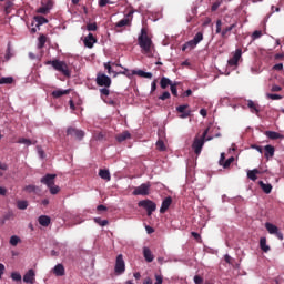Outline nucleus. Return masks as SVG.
I'll return each mask as SVG.
<instances>
[{
	"label": "nucleus",
	"mask_w": 284,
	"mask_h": 284,
	"mask_svg": "<svg viewBox=\"0 0 284 284\" xmlns=\"http://www.w3.org/2000/svg\"><path fill=\"white\" fill-rule=\"evenodd\" d=\"M95 83L100 88H110V85H112V79H110V77L105 75V73H98Z\"/></svg>",
	"instance_id": "obj_7"
},
{
	"label": "nucleus",
	"mask_w": 284,
	"mask_h": 284,
	"mask_svg": "<svg viewBox=\"0 0 284 284\" xmlns=\"http://www.w3.org/2000/svg\"><path fill=\"white\" fill-rule=\"evenodd\" d=\"M70 92H71L70 89H67V90L58 89V90L52 91L51 97H53V99H61V97H65V95L70 94Z\"/></svg>",
	"instance_id": "obj_18"
},
{
	"label": "nucleus",
	"mask_w": 284,
	"mask_h": 284,
	"mask_svg": "<svg viewBox=\"0 0 284 284\" xmlns=\"http://www.w3.org/2000/svg\"><path fill=\"white\" fill-rule=\"evenodd\" d=\"M39 43H38V49L42 50V48L45 47V42L48 41V38L43 34H41L38 39Z\"/></svg>",
	"instance_id": "obj_35"
},
{
	"label": "nucleus",
	"mask_w": 284,
	"mask_h": 284,
	"mask_svg": "<svg viewBox=\"0 0 284 284\" xmlns=\"http://www.w3.org/2000/svg\"><path fill=\"white\" fill-rule=\"evenodd\" d=\"M264 156L265 159H272V156H274V152H275V149L274 146L267 144L264 146Z\"/></svg>",
	"instance_id": "obj_24"
},
{
	"label": "nucleus",
	"mask_w": 284,
	"mask_h": 284,
	"mask_svg": "<svg viewBox=\"0 0 284 284\" xmlns=\"http://www.w3.org/2000/svg\"><path fill=\"white\" fill-rule=\"evenodd\" d=\"M220 7H221V2L213 3L211 7L212 12H216Z\"/></svg>",
	"instance_id": "obj_58"
},
{
	"label": "nucleus",
	"mask_w": 284,
	"mask_h": 284,
	"mask_svg": "<svg viewBox=\"0 0 284 284\" xmlns=\"http://www.w3.org/2000/svg\"><path fill=\"white\" fill-rule=\"evenodd\" d=\"M138 205L146 210L148 216H152V212H156V203L151 200H142Z\"/></svg>",
	"instance_id": "obj_5"
},
{
	"label": "nucleus",
	"mask_w": 284,
	"mask_h": 284,
	"mask_svg": "<svg viewBox=\"0 0 284 284\" xmlns=\"http://www.w3.org/2000/svg\"><path fill=\"white\" fill-rule=\"evenodd\" d=\"M273 92H281V90H283L281 87L278 85H273L271 89Z\"/></svg>",
	"instance_id": "obj_63"
},
{
	"label": "nucleus",
	"mask_w": 284,
	"mask_h": 284,
	"mask_svg": "<svg viewBox=\"0 0 284 284\" xmlns=\"http://www.w3.org/2000/svg\"><path fill=\"white\" fill-rule=\"evenodd\" d=\"M225 162V153H221V158H220V165H223V163Z\"/></svg>",
	"instance_id": "obj_64"
},
{
	"label": "nucleus",
	"mask_w": 284,
	"mask_h": 284,
	"mask_svg": "<svg viewBox=\"0 0 284 284\" xmlns=\"http://www.w3.org/2000/svg\"><path fill=\"white\" fill-rule=\"evenodd\" d=\"M251 148H252V150H256L257 152H260V154H263V146L252 144Z\"/></svg>",
	"instance_id": "obj_56"
},
{
	"label": "nucleus",
	"mask_w": 284,
	"mask_h": 284,
	"mask_svg": "<svg viewBox=\"0 0 284 284\" xmlns=\"http://www.w3.org/2000/svg\"><path fill=\"white\" fill-rule=\"evenodd\" d=\"M133 74H136L138 77H142L143 79H152V73L145 72L143 70L133 71Z\"/></svg>",
	"instance_id": "obj_32"
},
{
	"label": "nucleus",
	"mask_w": 284,
	"mask_h": 284,
	"mask_svg": "<svg viewBox=\"0 0 284 284\" xmlns=\"http://www.w3.org/2000/svg\"><path fill=\"white\" fill-rule=\"evenodd\" d=\"M109 87H104L103 89H100L101 97H110V89Z\"/></svg>",
	"instance_id": "obj_50"
},
{
	"label": "nucleus",
	"mask_w": 284,
	"mask_h": 284,
	"mask_svg": "<svg viewBox=\"0 0 284 284\" xmlns=\"http://www.w3.org/2000/svg\"><path fill=\"white\" fill-rule=\"evenodd\" d=\"M132 134H130V131H123L122 133L118 134L115 136L118 143H123V141H128V139H131Z\"/></svg>",
	"instance_id": "obj_23"
},
{
	"label": "nucleus",
	"mask_w": 284,
	"mask_h": 284,
	"mask_svg": "<svg viewBox=\"0 0 284 284\" xmlns=\"http://www.w3.org/2000/svg\"><path fill=\"white\" fill-rule=\"evenodd\" d=\"M260 247L262 252H268L270 251V245H267V239L266 237H261L260 239Z\"/></svg>",
	"instance_id": "obj_31"
},
{
	"label": "nucleus",
	"mask_w": 284,
	"mask_h": 284,
	"mask_svg": "<svg viewBox=\"0 0 284 284\" xmlns=\"http://www.w3.org/2000/svg\"><path fill=\"white\" fill-rule=\"evenodd\" d=\"M94 222L98 223V225H100L101 227H105V225H108V220H101V217H95Z\"/></svg>",
	"instance_id": "obj_45"
},
{
	"label": "nucleus",
	"mask_w": 284,
	"mask_h": 284,
	"mask_svg": "<svg viewBox=\"0 0 284 284\" xmlns=\"http://www.w3.org/2000/svg\"><path fill=\"white\" fill-rule=\"evenodd\" d=\"M98 28H99V27L97 26V22L88 23V24H87V30H88L89 32H97Z\"/></svg>",
	"instance_id": "obj_44"
},
{
	"label": "nucleus",
	"mask_w": 284,
	"mask_h": 284,
	"mask_svg": "<svg viewBox=\"0 0 284 284\" xmlns=\"http://www.w3.org/2000/svg\"><path fill=\"white\" fill-rule=\"evenodd\" d=\"M39 223L42 225V227H48V225H50V216L48 215H41L39 219H38Z\"/></svg>",
	"instance_id": "obj_30"
},
{
	"label": "nucleus",
	"mask_w": 284,
	"mask_h": 284,
	"mask_svg": "<svg viewBox=\"0 0 284 284\" xmlns=\"http://www.w3.org/2000/svg\"><path fill=\"white\" fill-rule=\"evenodd\" d=\"M23 191L28 192V194H32V192H37V185H32V184L27 185L23 187Z\"/></svg>",
	"instance_id": "obj_41"
},
{
	"label": "nucleus",
	"mask_w": 284,
	"mask_h": 284,
	"mask_svg": "<svg viewBox=\"0 0 284 284\" xmlns=\"http://www.w3.org/2000/svg\"><path fill=\"white\" fill-rule=\"evenodd\" d=\"M47 65H52V68L57 71V72H61V74H63V77H72V71H70V67H68V63H65L64 61L61 60H49L45 63Z\"/></svg>",
	"instance_id": "obj_2"
},
{
	"label": "nucleus",
	"mask_w": 284,
	"mask_h": 284,
	"mask_svg": "<svg viewBox=\"0 0 284 284\" xmlns=\"http://www.w3.org/2000/svg\"><path fill=\"white\" fill-rule=\"evenodd\" d=\"M94 43H97V39L94 37V34L89 33L85 38H84V45L85 48H94Z\"/></svg>",
	"instance_id": "obj_17"
},
{
	"label": "nucleus",
	"mask_w": 284,
	"mask_h": 284,
	"mask_svg": "<svg viewBox=\"0 0 284 284\" xmlns=\"http://www.w3.org/2000/svg\"><path fill=\"white\" fill-rule=\"evenodd\" d=\"M210 132V128H207L201 138H195L192 144V150L195 154H201L203 150V145H205V136H207V133Z\"/></svg>",
	"instance_id": "obj_4"
},
{
	"label": "nucleus",
	"mask_w": 284,
	"mask_h": 284,
	"mask_svg": "<svg viewBox=\"0 0 284 284\" xmlns=\"http://www.w3.org/2000/svg\"><path fill=\"white\" fill-rule=\"evenodd\" d=\"M34 21L37 22V28H39L40 26H43V23H48V18L43 16H36Z\"/></svg>",
	"instance_id": "obj_33"
},
{
	"label": "nucleus",
	"mask_w": 284,
	"mask_h": 284,
	"mask_svg": "<svg viewBox=\"0 0 284 284\" xmlns=\"http://www.w3.org/2000/svg\"><path fill=\"white\" fill-rule=\"evenodd\" d=\"M265 134L267 139H271L272 141H276V139H283V135L276 131H266Z\"/></svg>",
	"instance_id": "obj_27"
},
{
	"label": "nucleus",
	"mask_w": 284,
	"mask_h": 284,
	"mask_svg": "<svg viewBox=\"0 0 284 284\" xmlns=\"http://www.w3.org/2000/svg\"><path fill=\"white\" fill-rule=\"evenodd\" d=\"M9 243L13 247H17V245H19V243H21V239L19 236H17V235H13V236L10 237Z\"/></svg>",
	"instance_id": "obj_37"
},
{
	"label": "nucleus",
	"mask_w": 284,
	"mask_h": 284,
	"mask_svg": "<svg viewBox=\"0 0 284 284\" xmlns=\"http://www.w3.org/2000/svg\"><path fill=\"white\" fill-rule=\"evenodd\" d=\"M196 45H199V44H196L195 41L192 39L183 44L182 51L185 52V50H187V49L194 50V48H196Z\"/></svg>",
	"instance_id": "obj_29"
},
{
	"label": "nucleus",
	"mask_w": 284,
	"mask_h": 284,
	"mask_svg": "<svg viewBox=\"0 0 284 284\" xmlns=\"http://www.w3.org/2000/svg\"><path fill=\"white\" fill-rule=\"evenodd\" d=\"M104 68H105V70H108V74H114V77H116V74H119V73L114 72V70H112V65H110V62L104 63Z\"/></svg>",
	"instance_id": "obj_46"
},
{
	"label": "nucleus",
	"mask_w": 284,
	"mask_h": 284,
	"mask_svg": "<svg viewBox=\"0 0 284 284\" xmlns=\"http://www.w3.org/2000/svg\"><path fill=\"white\" fill-rule=\"evenodd\" d=\"M114 272L115 274H123L125 272V261L123 260V254L116 256Z\"/></svg>",
	"instance_id": "obj_9"
},
{
	"label": "nucleus",
	"mask_w": 284,
	"mask_h": 284,
	"mask_svg": "<svg viewBox=\"0 0 284 284\" xmlns=\"http://www.w3.org/2000/svg\"><path fill=\"white\" fill-rule=\"evenodd\" d=\"M155 283L154 284H163V275L155 274Z\"/></svg>",
	"instance_id": "obj_55"
},
{
	"label": "nucleus",
	"mask_w": 284,
	"mask_h": 284,
	"mask_svg": "<svg viewBox=\"0 0 284 284\" xmlns=\"http://www.w3.org/2000/svg\"><path fill=\"white\" fill-rule=\"evenodd\" d=\"M54 179H57V174H45L43 178H41L40 182L43 185H47V187H52L54 185Z\"/></svg>",
	"instance_id": "obj_13"
},
{
	"label": "nucleus",
	"mask_w": 284,
	"mask_h": 284,
	"mask_svg": "<svg viewBox=\"0 0 284 284\" xmlns=\"http://www.w3.org/2000/svg\"><path fill=\"white\" fill-rule=\"evenodd\" d=\"M49 190H50L51 194H59L61 189L53 184V185L49 186Z\"/></svg>",
	"instance_id": "obj_49"
},
{
	"label": "nucleus",
	"mask_w": 284,
	"mask_h": 284,
	"mask_svg": "<svg viewBox=\"0 0 284 284\" xmlns=\"http://www.w3.org/2000/svg\"><path fill=\"white\" fill-rule=\"evenodd\" d=\"M156 148L158 150H160V152H165V143L163 142V140H159L156 142Z\"/></svg>",
	"instance_id": "obj_47"
},
{
	"label": "nucleus",
	"mask_w": 284,
	"mask_h": 284,
	"mask_svg": "<svg viewBox=\"0 0 284 284\" xmlns=\"http://www.w3.org/2000/svg\"><path fill=\"white\" fill-rule=\"evenodd\" d=\"M232 163H234V156H231L226 161H224L222 166L224 168V170H227V168H230V165H232Z\"/></svg>",
	"instance_id": "obj_43"
},
{
	"label": "nucleus",
	"mask_w": 284,
	"mask_h": 284,
	"mask_svg": "<svg viewBox=\"0 0 284 284\" xmlns=\"http://www.w3.org/2000/svg\"><path fill=\"white\" fill-rule=\"evenodd\" d=\"M150 187H152L150 182L141 184L140 186H138L133 190V196H148V195H150Z\"/></svg>",
	"instance_id": "obj_6"
},
{
	"label": "nucleus",
	"mask_w": 284,
	"mask_h": 284,
	"mask_svg": "<svg viewBox=\"0 0 284 284\" xmlns=\"http://www.w3.org/2000/svg\"><path fill=\"white\" fill-rule=\"evenodd\" d=\"M18 210H28V201L20 200L17 202Z\"/></svg>",
	"instance_id": "obj_38"
},
{
	"label": "nucleus",
	"mask_w": 284,
	"mask_h": 284,
	"mask_svg": "<svg viewBox=\"0 0 284 284\" xmlns=\"http://www.w3.org/2000/svg\"><path fill=\"white\" fill-rule=\"evenodd\" d=\"M193 281L195 284H203V277H201L200 275H195Z\"/></svg>",
	"instance_id": "obj_57"
},
{
	"label": "nucleus",
	"mask_w": 284,
	"mask_h": 284,
	"mask_svg": "<svg viewBox=\"0 0 284 284\" xmlns=\"http://www.w3.org/2000/svg\"><path fill=\"white\" fill-rule=\"evenodd\" d=\"M156 92V80L151 83V93Z\"/></svg>",
	"instance_id": "obj_61"
},
{
	"label": "nucleus",
	"mask_w": 284,
	"mask_h": 284,
	"mask_svg": "<svg viewBox=\"0 0 284 284\" xmlns=\"http://www.w3.org/2000/svg\"><path fill=\"white\" fill-rule=\"evenodd\" d=\"M99 178L103 179L104 181H110L112 176L110 175V171L106 169L99 170Z\"/></svg>",
	"instance_id": "obj_26"
},
{
	"label": "nucleus",
	"mask_w": 284,
	"mask_h": 284,
	"mask_svg": "<svg viewBox=\"0 0 284 284\" xmlns=\"http://www.w3.org/2000/svg\"><path fill=\"white\" fill-rule=\"evenodd\" d=\"M171 94L168 91H164L163 94L159 97L160 101H168L170 99Z\"/></svg>",
	"instance_id": "obj_51"
},
{
	"label": "nucleus",
	"mask_w": 284,
	"mask_h": 284,
	"mask_svg": "<svg viewBox=\"0 0 284 284\" xmlns=\"http://www.w3.org/2000/svg\"><path fill=\"white\" fill-rule=\"evenodd\" d=\"M143 256L146 263H152V261H154V255L152 254V251L148 246L143 247Z\"/></svg>",
	"instance_id": "obj_22"
},
{
	"label": "nucleus",
	"mask_w": 284,
	"mask_h": 284,
	"mask_svg": "<svg viewBox=\"0 0 284 284\" xmlns=\"http://www.w3.org/2000/svg\"><path fill=\"white\" fill-rule=\"evenodd\" d=\"M256 174H261V171H258V169H254L247 172V176L251 181H256V179H258Z\"/></svg>",
	"instance_id": "obj_34"
},
{
	"label": "nucleus",
	"mask_w": 284,
	"mask_h": 284,
	"mask_svg": "<svg viewBox=\"0 0 284 284\" xmlns=\"http://www.w3.org/2000/svg\"><path fill=\"white\" fill-rule=\"evenodd\" d=\"M130 17H132V12H130L126 18H123L122 20L115 23V30L118 32H121L119 28H125V26H130V23H132V19H130Z\"/></svg>",
	"instance_id": "obj_15"
},
{
	"label": "nucleus",
	"mask_w": 284,
	"mask_h": 284,
	"mask_svg": "<svg viewBox=\"0 0 284 284\" xmlns=\"http://www.w3.org/2000/svg\"><path fill=\"white\" fill-rule=\"evenodd\" d=\"M94 139L97 141H103L105 139V133L104 132H99L98 134L94 135Z\"/></svg>",
	"instance_id": "obj_54"
},
{
	"label": "nucleus",
	"mask_w": 284,
	"mask_h": 284,
	"mask_svg": "<svg viewBox=\"0 0 284 284\" xmlns=\"http://www.w3.org/2000/svg\"><path fill=\"white\" fill-rule=\"evenodd\" d=\"M37 273H34V270L30 268L24 275H23V282L29 284L37 283Z\"/></svg>",
	"instance_id": "obj_14"
},
{
	"label": "nucleus",
	"mask_w": 284,
	"mask_h": 284,
	"mask_svg": "<svg viewBox=\"0 0 284 284\" xmlns=\"http://www.w3.org/2000/svg\"><path fill=\"white\" fill-rule=\"evenodd\" d=\"M241 57H243V50L236 49L233 57L227 61L229 65L231 68H237L239 61H241Z\"/></svg>",
	"instance_id": "obj_10"
},
{
	"label": "nucleus",
	"mask_w": 284,
	"mask_h": 284,
	"mask_svg": "<svg viewBox=\"0 0 284 284\" xmlns=\"http://www.w3.org/2000/svg\"><path fill=\"white\" fill-rule=\"evenodd\" d=\"M171 93L173 94V97H179V91L176 89V82L171 84Z\"/></svg>",
	"instance_id": "obj_53"
},
{
	"label": "nucleus",
	"mask_w": 284,
	"mask_h": 284,
	"mask_svg": "<svg viewBox=\"0 0 284 284\" xmlns=\"http://www.w3.org/2000/svg\"><path fill=\"white\" fill-rule=\"evenodd\" d=\"M170 205H172V197L168 196L165 200H163L161 209H160V214H165L168 210H170Z\"/></svg>",
	"instance_id": "obj_16"
},
{
	"label": "nucleus",
	"mask_w": 284,
	"mask_h": 284,
	"mask_svg": "<svg viewBox=\"0 0 284 284\" xmlns=\"http://www.w3.org/2000/svg\"><path fill=\"white\" fill-rule=\"evenodd\" d=\"M18 143H20V144H22V145H28V146H30V145H32V140L26 139V138H20V139L18 140Z\"/></svg>",
	"instance_id": "obj_42"
},
{
	"label": "nucleus",
	"mask_w": 284,
	"mask_h": 284,
	"mask_svg": "<svg viewBox=\"0 0 284 284\" xmlns=\"http://www.w3.org/2000/svg\"><path fill=\"white\" fill-rule=\"evenodd\" d=\"M172 84L173 82L172 80H170V78L162 77L160 80V87L162 88V90H166L169 85L171 88Z\"/></svg>",
	"instance_id": "obj_25"
},
{
	"label": "nucleus",
	"mask_w": 284,
	"mask_h": 284,
	"mask_svg": "<svg viewBox=\"0 0 284 284\" xmlns=\"http://www.w3.org/2000/svg\"><path fill=\"white\" fill-rule=\"evenodd\" d=\"M11 278L17 283L21 282V273H17V272L11 273Z\"/></svg>",
	"instance_id": "obj_48"
},
{
	"label": "nucleus",
	"mask_w": 284,
	"mask_h": 284,
	"mask_svg": "<svg viewBox=\"0 0 284 284\" xmlns=\"http://www.w3.org/2000/svg\"><path fill=\"white\" fill-rule=\"evenodd\" d=\"M67 136H73V139H78V141H81V139L85 136V132H83V130L70 126L67 130Z\"/></svg>",
	"instance_id": "obj_11"
},
{
	"label": "nucleus",
	"mask_w": 284,
	"mask_h": 284,
	"mask_svg": "<svg viewBox=\"0 0 284 284\" xmlns=\"http://www.w3.org/2000/svg\"><path fill=\"white\" fill-rule=\"evenodd\" d=\"M258 185L264 194H272V184H265V182L260 181Z\"/></svg>",
	"instance_id": "obj_28"
},
{
	"label": "nucleus",
	"mask_w": 284,
	"mask_h": 284,
	"mask_svg": "<svg viewBox=\"0 0 284 284\" xmlns=\"http://www.w3.org/2000/svg\"><path fill=\"white\" fill-rule=\"evenodd\" d=\"M265 229L267 230L268 234H274V235H276V239H278V241H283L284 235H283V232H281V230H278V226H276L270 222H266Z\"/></svg>",
	"instance_id": "obj_8"
},
{
	"label": "nucleus",
	"mask_w": 284,
	"mask_h": 284,
	"mask_svg": "<svg viewBox=\"0 0 284 284\" xmlns=\"http://www.w3.org/2000/svg\"><path fill=\"white\" fill-rule=\"evenodd\" d=\"M13 82H14V79L12 77L0 78V85H10Z\"/></svg>",
	"instance_id": "obj_36"
},
{
	"label": "nucleus",
	"mask_w": 284,
	"mask_h": 284,
	"mask_svg": "<svg viewBox=\"0 0 284 284\" xmlns=\"http://www.w3.org/2000/svg\"><path fill=\"white\" fill-rule=\"evenodd\" d=\"M261 37H263V32L262 31L256 30V31H254L252 33V39L253 40L261 39Z\"/></svg>",
	"instance_id": "obj_52"
},
{
	"label": "nucleus",
	"mask_w": 284,
	"mask_h": 284,
	"mask_svg": "<svg viewBox=\"0 0 284 284\" xmlns=\"http://www.w3.org/2000/svg\"><path fill=\"white\" fill-rule=\"evenodd\" d=\"M53 274H55L57 276H65V266H63V264H57L53 270H52Z\"/></svg>",
	"instance_id": "obj_20"
},
{
	"label": "nucleus",
	"mask_w": 284,
	"mask_h": 284,
	"mask_svg": "<svg viewBox=\"0 0 284 284\" xmlns=\"http://www.w3.org/2000/svg\"><path fill=\"white\" fill-rule=\"evenodd\" d=\"M266 98L271 99L272 101H281V99H283V95L276 93H267Z\"/></svg>",
	"instance_id": "obj_39"
},
{
	"label": "nucleus",
	"mask_w": 284,
	"mask_h": 284,
	"mask_svg": "<svg viewBox=\"0 0 284 284\" xmlns=\"http://www.w3.org/2000/svg\"><path fill=\"white\" fill-rule=\"evenodd\" d=\"M247 108L251 110L252 113L258 114L261 112V105L252 100L247 101Z\"/></svg>",
	"instance_id": "obj_21"
},
{
	"label": "nucleus",
	"mask_w": 284,
	"mask_h": 284,
	"mask_svg": "<svg viewBox=\"0 0 284 284\" xmlns=\"http://www.w3.org/2000/svg\"><path fill=\"white\" fill-rule=\"evenodd\" d=\"M234 28H236V22L223 29V20L221 19L216 20L215 32L216 34H221L222 39H227V37H230V31L233 30Z\"/></svg>",
	"instance_id": "obj_3"
},
{
	"label": "nucleus",
	"mask_w": 284,
	"mask_h": 284,
	"mask_svg": "<svg viewBox=\"0 0 284 284\" xmlns=\"http://www.w3.org/2000/svg\"><path fill=\"white\" fill-rule=\"evenodd\" d=\"M176 112H179L180 119H187L192 114V110H190V104H182L176 106Z\"/></svg>",
	"instance_id": "obj_12"
},
{
	"label": "nucleus",
	"mask_w": 284,
	"mask_h": 284,
	"mask_svg": "<svg viewBox=\"0 0 284 284\" xmlns=\"http://www.w3.org/2000/svg\"><path fill=\"white\" fill-rule=\"evenodd\" d=\"M138 45H140L142 54H146L148 57L152 54L154 43L152 42V38L148 34V28L141 29V33L138 37Z\"/></svg>",
	"instance_id": "obj_1"
},
{
	"label": "nucleus",
	"mask_w": 284,
	"mask_h": 284,
	"mask_svg": "<svg viewBox=\"0 0 284 284\" xmlns=\"http://www.w3.org/2000/svg\"><path fill=\"white\" fill-rule=\"evenodd\" d=\"M108 3H112V2H110V0H100V1H99L100 8H105V6H106Z\"/></svg>",
	"instance_id": "obj_60"
},
{
	"label": "nucleus",
	"mask_w": 284,
	"mask_h": 284,
	"mask_svg": "<svg viewBox=\"0 0 284 284\" xmlns=\"http://www.w3.org/2000/svg\"><path fill=\"white\" fill-rule=\"evenodd\" d=\"M193 41H194L196 44H200L201 41H203V32H202V31L197 32V33L194 36Z\"/></svg>",
	"instance_id": "obj_40"
},
{
	"label": "nucleus",
	"mask_w": 284,
	"mask_h": 284,
	"mask_svg": "<svg viewBox=\"0 0 284 284\" xmlns=\"http://www.w3.org/2000/svg\"><path fill=\"white\" fill-rule=\"evenodd\" d=\"M52 10V1H48L45 6L37 9L38 14H48Z\"/></svg>",
	"instance_id": "obj_19"
},
{
	"label": "nucleus",
	"mask_w": 284,
	"mask_h": 284,
	"mask_svg": "<svg viewBox=\"0 0 284 284\" xmlns=\"http://www.w3.org/2000/svg\"><path fill=\"white\" fill-rule=\"evenodd\" d=\"M3 274H6V265H3V263H0V278H3Z\"/></svg>",
	"instance_id": "obj_59"
},
{
	"label": "nucleus",
	"mask_w": 284,
	"mask_h": 284,
	"mask_svg": "<svg viewBox=\"0 0 284 284\" xmlns=\"http://www.w3.org/2000/svg\"><path fill=\"white\" fill-rule=\"evenodd\" d=\"M273 70H278V71L283 70V63H277V64H275V65L273 67Z\"/></svg>",
	"instance_id": "obj_62"
}]
</instances>
